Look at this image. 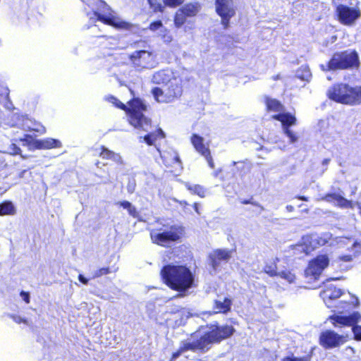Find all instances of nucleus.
<instances>
[{"mask_svg": "<svg viewBox=\"0 0 361 361\" xmlns=\"http://www.w3.org/2000/svg\"><path fill=\"white\" fill-rule=\"evenodd\" d=\"M360 319L361 315L357 312H354L348 316L332 314L327 319L335 328L350 326L351 325L357 324Z\"/></svg>", "mask_w": 361, "mask_h": 361, "instance_id": "nucleus-16", "label": "nucleus"}, {"mask_svg": "<svg viewBox=\"0 0 361 361\" xmlns=\"http://www.w3.org/2000/svg\"><path fill=\"white\" fill-rule=\"evenodd\" d=\"M272 118L280 121L283 126V130L286 128H289L290 126L296 123V118L294 115L290 113H279L272 116Z\"/></svg>", "mask_w": 361, "mask_h": 361, "instance_id": "nucleus-24", "label": "nucleus"}, {"mask_svg": "<svg viewBox=\"0 0 361 361\" xmlns=\"http://www.w3.org/2000/svg\"><path fill=\"white\" fill-rule=\"evenodd\" d=\"M360 61L358 52L355 49H345L334 52L326 64L321 66L326 71L358 69Z\"/></svg>", "mask_w": 361, "mask_h": 361, "instance_id": "nucleus-7", "label": "nucleus"}, {"mask_svg": "<svg viewBox=\"0 0 361 361\" xmlns=\"http://www.w3.org/2000/svg\"><path fill=\"white\" fill-rule=\"evenodd\" d=\"M9 317H10V318H11L17 324H21V323H23V324H28V322H27V319L23 318V317H21L19 315L10 314Z\"/></svg>", "mask_w": 361, "mask_h": 361, "instance_id": "nucleus-46", "label": "nucleus"}, {"mask_svg": "<svg viewBox=\"0 0 361 361\" xmlns=\"http://www.w3.org/2000/svg\"><path fill=\"white\" fill-rule=\"evenodd\" d=\"M232 305L233 300L228 297L224 298L222 301L214 300L212 305L213 312H210L209 315L214 314H226L231 311Z\"/></svg>", "mask_w": 361, "mask_h": 361, "instance_id": "nucleus-21", "label": "nucleus"}, {"mask_svg": "<svg viewBox=\"0 0 361 361\" xmlns=\"http://www.w3.org/2000/svg\"><path fill=\"white\" fill-rule=\"evenodd\" d=\"M264 103L266 107L265 109L267 112L281 113L284 111L283 104L277 99L266 95L264 97Z\"/></svg>", "mask_w": 361, "mask_h": 361, "instance_id": "nucleus-23", "label": "nucleus"}, {"mask_svg": "<svg viewBox=\"0 0 361 361\" xmlns=\"http://www.w3.org/2000/svg\"><path fill=\"white\" fill-rule=\"evenodd\" d=\"M78 280L80 281V282L85 285H87L89 281V280L87 278H85L82 274L78 275Z\"/></svg>", "mask_w": 361, "mask_h": 361, "instance_id": "nucleus-49", "label": "nucleus"}, {"mask_svg": "<svg viewBox=\"0 0 361 361\" xmlns=\"http://www.w3.org/2000/svg\"><path fill=\"white\" fill-rule=\"evenodd\" d=\"M277 262H279V259L275 258L272 262L266 263L263 271L271 277L277 276L279 274L277 271Z\"/></svg>", "mask_w": 361, "mask_h": 361, "instance_id": "nucleus-30", "label": "nucleus"}, {"mask_svg": "<svg viewBox=\"0 0 361 361\" xmlns=\"http://www.w3.org/2000/svg\"><path fill=\"white\" fill-rule=\"evenodd\" d=\"M185 186L192 194L197 195L200 197H205L206 190L203 186L198 184L191 185L188 183H186Z\"/></svg>", "mask_w": 361, "mask_h": 361, "instance_id": "nucleus-32", "label": "nucleus"}, {"mask_svg": "<svg viewBox=\"0 0 361 361\" xmlns=\"http://www.w3.org/2000/svg\"><path fill=\"white\" fill-rule=\"evenodd\" d=\"M149 8L153 13H163L165 11L166 4L163 0H147Z\"/></svg>", "mask_w": 361, "mask_h": 361, "instance_id": "nucleus-28", "label": "nucleus"}, {"mask_svg": "<svg viewBox=\"0 0 361 361\" xmlns=\"http://www.w3.org/2000/svg\"><path fill=\"white\" fill-rule=\"evenodd\" d=\"M355 249L353 255H343L339 256V259L343 262H351L353 259L361 253V243L355 240L352 246Z\"/></svg>", "mask_w": 361, "mask_h": 361, "instance_id": "nucleus-29", "label": "nucleus"}, {"mask_svg": "<svg viewBox=\"0 0 361 361\" xmlns=\"http://www.w3.org/2000/svg\"><path fill=\"white\" fill-rule=\"evenodd\" d=\"M339 195V194L335 192H329L325 194L324 196L322 197V200L329 202H332L334 201H337Z\"/></svg>", "mask_w": 361, "mask_h": 361, "instance_id": "nucleus-41", "label": "nucleus"}, {"mask_svg": "<svg viewBox=\"0 0 361 361\" xmlns=\"http://www.w3.org/2000/svg\"><path fill=\"white\" fill-rule=\"evenodd\" d=\"M135 183H133L131 184L128 183L127 185V190L129 193H133L135 190Z\"/></svg>", "mask_w": 361, "mask_h": 361, "instance_id": "nucleus-50", "label": "nucleus"}, {"mask_svg": "<svg viewBox=\"0 0 361 361\" xmlns=\"http://www.w3.org/2000/svg\"><path fill=\"white\" fill-rule=\"evenodd\" d=\"M26 172H27V170H25H25L21 171L18 173V177L19 178H23V177H24V175H25V173Z\"/></svg>", "mask_w": 361, "mask_h": 361, "instance_id": "nucleus-53", "label": "nucleus"}, {"mask_svg": "<svg viewBox=\"0 0 361 361\" xmlns=\"http://www.w3.org/2000/svg\"><path fill=\"white\" fill-rule=\"evenodd\" d=\"M295 198H297L298 200H302V201H305V202H307L309 200V197L304 196V195H297L295 197Z\"/></svg>", "mask_w": 361, "mask_h": 361, "instance_id": "nucleus-51", "label": "nucleus"}, {"mask_svg": "<svg viewBox=\"0 0 361 361\" xmlns=\"http://www.w3.org/2000/svg\"><path fill=\"white\" fill-rule=\"evenodd\" d=\"M361 17V11L358 7H351L339 4L334 9V18L342 25L353 26Z\"/></svg>", "mask_w": 361, "mask_h": 361, "instance_id": "nucleus-9", "label": "nucleus"}, {"mask_svg": "<svg viewBox=\"0 0 361 361\" xmlns=\"http://www.w3.org/2000/svg\"><path fill=\"white\" fill-rule=\"evenodd\" d=\"M116 204L120 207H122L123 209H126L129 215L133 218H137L139 216V213L137 211L136 207L133 206L130 202L123 200L118 202Z\"/></svg>", "mask_w": 361, "mask_h": 361, "instance_id": "nucleus-34", "label": "nucleus"}, {"mask_svg": "<svg viewBox=\"0 0 361 361\" xmlns=\"http://www.w3.org/2000/svg\"><path fill=\"white\" fill-rule=\"evenodd\" d=\"M134 49L128 54L130 66L136 71L152 68L156 63V54L150 44L145 40L140 39L130 44Z\"/></svg>", "mask_w": 361, "mask_h": 361, "instance_id": "nucleus-4", "label": "nucleus"}, {"mask_svg": "<svg viewBox=\"0 0 361 361\" xmlns=\"http://www.w3.org/2000/svg\"><path fill=\"white\" fill-rule=\"evenodd\" d=\"M238 202L243 205H251L252 208H246L245 211L247 213L248 218H252L262 214L264 210V207L255 200L254 196L250 195L248 198H239Z\"/></svg>", "mask_w": 361, "mask_h": 361, "instance_id": "nucleus-20", "label": "nucleus"}, {"mask_svg": "<svg viewBox=\"0 0 361 361\" xmlns=\"http://www.w3.org/2000/svg\"><path fill=\"white\" fill-rule=\"evenodd\" d=\"M61 145L60 140L51 137H47L43 140H36L33 142V146L35 148L38 149L59 148Z\"/></svg>", "mask_w": 361, "mask_h": 361, "instance_id": "nucleus-22", "label": "nucleus"}, {"mask_svg": "<svg viewBox=\"0 0 361 361\" xmlns=\"http://www.w3.org/2000/svg\"><path fill=\"white\" fill-rule=\"evenodd\" d=\"M313 356V349H311L310 352L300 357H296L293 356H286L283 358L282 361H311Z\"/></svg>", "mask_w": 361, "mask_h": 361, "instance_id": "nucleus-38", "label": "nucleus"}, {"mask_svg": "<svg viewBox=\"0 0 361 361\" xmlns=\"http://www.w3.org/2000/svg\"><path fill=\"white\" fill-rule=\"evenodd\" d=\"M163 27L161 20H157L152 21L148 26V29L152 32H155Z\"/></svg>", "mask_w": 361, "mask_h": 361, "instance_id": "nucleus-42", "label": "nucleus"}, {"mask_svg": "<svg viewBox=\"0 0 361 361\" xmlns=\"http://www.w3.org/2000/svg\"><path fill=\"white\" fill-rule=\"evenodd\" d=\"M160 275L165 285L181 295H184L196 286L195 276L186 265H164L161 269Z\"/></svg>", "mask_w": 361, "mask_h": 361, "instance_id": "nucleus-2", "label": "nucleus"}, {"mask_svg": "<svg viewBox=\"0 0 361 361\" xmlns=\"http://www.w3.org/2000/svg\"><path fill=\"white\" fill-rule=\"evenodd\" d=\"M355 204L340 195L336 205L341 209H353Z\"/></svg>", "mask_w": 361, "mask_h": 361, "instance_id": "nucleus-35", "label": "nucleus"}, {"mask_svg": "<svg viewBox=\"0 0 361 361\" xmlns=\"http://www.w3.org/2000/svg\"><path fill=\"white\" fill-rule=\"evenodd\" d=\"M277 276L284 279L289 283H294L296 279L295 274L293 272L292 270L289 269L283 270L282 271L279 272Z\"/></svg>", "mask_w": 361, "mask_h": 361, "instance_id": "nucleus-37", "label": "nucleus"}, {"mask_svg": "<svg viewBox=\"0 0 361 361\" xmlns=\"http://www.w3.org/2000/svg\"><path fill=\"white\" fill-rule=\"evenodd\" d=\"M20 296L22 297L23 300L26 302V303H29L30 302V294L28 292H25V291H23L22 290L20 293Z\"/></svg>", "mask_w": 361, "mask_h": 361, "instance_id": "nucleus-47", "label": "nucleus"}, {"mask_svg": "<svg viewBox=\"0 0 361 361\" xmlns=\"http://www.w3.org/2000/svg\"><path fill=\"white\" fill-rule=\"evenodd\" d=\"M161 158L165 166L169 169L168 172L173 176H178L181 171L182 162L178 153L175 151H165L161 154Z\"/></svg>", "mask_w": 361, "mask_h": 361, "instance_id": "nucleus-14", "label": "nucleus"}, {"mask_svg": "<svg viewBox=\"0 0 361 361\" xmlns=\"http://www.w3.org/2000/svg\"><path fill=\"white\" fill-rule=\"evenodd\" d=\"M16 212L13 204L10 201H4L0 204V216L13 215Z\"/></svg>", "mask_w": 361, "mask_h": 361, "instance_id": "nucleus-33", "label": "nucleus"}, {"mask_svg": "<svg viewBox=\"0 0 361 361\" xmlns=\"http://www.w3.org/2000/svg\"><path fill=\"white\" fill-rule=\"evenodd\" d=\"M190 142L195 149L205 158L209 166L211 169H214L215 165L209 147V143H204V138L196 133L191 135Z\"/></svg>", "mask_w": 361, "mask_h": 361, "instance_id": "nucleus-15", "label": "nucleus"}, {"mask_svg": "<svg viewBox=\"0 0 361 361\" xmlns=\"http://www.w3.org/2000/svg\"><path fill=\"white\" fill-rule=\"evenodd\" d=\"M329 264V259L326 255H319L309 262L305 269V275L317 279L322 272Z\"/></svg>", "mask_w": 361, "mask_h": 361, "instance_id": "nucleus-13", "label": "nucleus"}, {"mask_svg": "<svg viewBox=\"0 0 361 361\" xmlns=\"http://www.w3.org/2000/svg\"><path fill=\"white\" fill-rule=\"evenodd\" d=\"M157 76H160L161 75V73H157Z\"/></svg>", "mask_w": 361, "mask_h": 361, "instance_id": "nucleus-56", "label": "nucleus"}, {"mask_svg": "<svg viewBox=\"0 0 361 361\" xmlns=\"http://www.w3.org/2000/svg\"><path fill=\"white\" fill-rule=\"evenodd\" d=\"M99 157L103 159H109L116 161H120L121 159L118 154H116L114 151L109 149L104 145H102L99 147Z\"/></svg>", "mask_w": 361, "mask_h": 361, "instance_id": "nucleus-27", "label": "nucleus"}, {"mask_svg": "<svg viewBox=\"0 0 361 361\" xmlns=\"http://www.w3.org/2000/svg\"><path fill=\"white\" fill-rule=\"evenodd\" d=\"M206 326L208 329L207 331L200 336L197 335V331L191 334V336L195 338L194 341H183L179 348L171 354L169 361H175L183 353L188 350L206 352L212 345L220 343L231 338L235 332V328L228 324L220 325L215 322L207 324Z\"/></svg>", "mask_w": 361, "mask_h": 361, "instance_id": "nucleus-1", "label": "nucleus"}, {"mask_svg": "<svg viewBox=\"0 0 361 361\" xmlns=\"http://www.w3.org/2000/svg\"><path fill=\"white\" fill-rule=\"evenodd\" d=\"M166 97L164 101L169 103L179 99L183 94V83L180 78H172L168 80L165 85Z\"/></svg>", "mask_w": 361, "mask_h": 361, "instance_id": "nucleus-17", "label": "nucleus"}, {"mask_svg": "<svg viewBox=\"0 0 361 361\" xmlns=\"http://www.w3.org/2000/svg\"><path fill=\"white\" fill-rule=\"evenodd\" d=\"M40 127H41V128H40V129H30L29 130H30V131H32V130H33V131H36V132H39V133H44V132H45V128H44V127H43V126H41Z\"/></svg>", "mask_w": 361, "mask_h": 361, "instance_id": "nucleus-52", "label": "nucleus"}, {"mask_svg": "<svg viewBox=\"0 0 361 361\" xmlns=\"http://www.w3.org/2000/svg\"><path fill=\"white\" fill-rule=\"evenodd\" d=\"M32 140V137L30 135H25L23 138H20V141L25 142L27 144L30 145L31 141Z\"/></svg>", "mask_w": 361, "mask_h": 361, "instance_id": "nucleus-48", "label": "nucleus"}, {"mask_svg": "<svg viewBox=\"0 0 361 361\" xmlns=\"http://www.w3.org/2000/svg\"><path fill=\"white\" fill-rule=\"evenodd\" d=\"M107 99L115 107L125 111L128 123L135 128L147 131L152 126V119L144 114L147 111V105L139 97L130 99L127 102L128 105L112 95Z\"/></svg>", "mask_w": 361, "mask_h": 361, "instance_id": "nucleus-3", "label": "nucleus"}, {"mask_svg": "<svg viewBox=\"0 0 361 361\" xmlns=\"http://www.w3.org/2000/svg\"><path fill=\"white\" fill-rule=\"evenodd\" d=\"M232 252L226 249H216L209 255V264L214 270H217L221 262H227L231 258Z\"/></svg>", "mask_w": 361, "mask_h": 361, "instance_id": "nucleus-18", "label": "nucleus"}, {"mask_svg": "<svg viewBox=\"0 0 361 361\" xmlns=\"http://www.w3.org/2000/svg\"><path fill=\"white\" fill-rule=\"evenodd\" d=\"M302 250L305 251L306 254H308V250L307 248L302 247Z\"/></svg>", "mask_w": 361, "mask_h": 361, "instance_id": "nucleus-55", "label": "nucleus"}, {"mask_svg": "<svg viewBox=\"0 0 361 361\" xmlns=\"http://www.w3.org/2000/svg\"><path fill=\"white\" fill-rule=\"evenodd\" d=\"M233 164L235 165V173L240 177H243L250 173L252 166L250 162L245 161L233 162Z\"/></svg>", "mask_w": 361, "mask_h": 361, "instance_id": "nucleus-25", "label": "nucleus"}, {"mask_svg": "<svg viewBox=\"0 0 361 361\" xmlns=\"http://www.w3.org/2000/svg\"><path fill=\"white\" fill-rule=\"evenodd\" d=\"M328 98L337 103L355 106L361 104V86L352 87L347 83L338 82L327 91Z\"/></svg>", "mask_w": 361, "mask_h": 361, "instance_id": "nucleus-6", "label": "nucleus"}, {"mask_svg": "<svg viewBox=\"0 0 361 361\" xmlns=\"http://www.w3.org/2000/svg\"><path fill=\"white\" fill-rule=\"evenodd\" d=\"M352 331L353 333L354 339L357 341H361V326L357 324L351 325Z\"/></svg>", "mask_w": 361, "mask_h": 361, "instance_id": "nucleus-40", "label": "nucleus"}, {"mask_svg": "<svg viewBox=\"0 0 361 361\" xmlns=\"http://www.w3.org/2000/svg\"><path fill=\"white\" fill-rule=\"evenodd\" d=\"M165 4L170 8H176L181 6L185 0H163Z\"/></svg>", "mask_w": 361, "mask_h": 361, "instance_id": "nucleus-43", "label": "nucleus"}, {"mask_svg": "<svg viewBox=\"0 0 361 361\" xmlns=\"http://www.w3.org/2000/svg\"><path fill=\"white\" fill-rule=\"evenodd\" d=\"M149 235L154 244L168 247L172 243L180 242L185 235V230L182 225L164 224L161 228L151 230Z\"/></svg>", "mask_w": 361, "mask_h": 361, "instance_id": "nucleus-8", "label": "nucleus"}, {"mask_svg": "<svg viewBox=\"0 0 361 361\" xmlns=\"http://www.w3.org/2000/svg\"><path fill=\"white\" fill-rule=\"evenodd\" d=\"M320 241H322L321 245H324V244L326 243V240H324V239H322V238H319L317 240V243H320Z\"/></svg>", "mask_w": 361, "mask_h": 361, "instance_id": "nucleus-54", "label": "nucleus"}, {"mask_svg": "<svg viewBox=\"0 0 361 361\" xmlns=\"http://www.w3.org/2000/svg\"><path fill=\"white\" fill-rule=\"evenodd\" d=\"M93 15L96 17L97 20L118 30L133 32L139 30L138 25L122 20L120 17L116 16L115 11L102 0L99 1L97 10L93 11Z\"/></svg>", "mask_w": 361, "mask_h": 361, "instance_id": "nucleus-5", "label": "nucleus"}, {"mask_svg": "<svg viewBox=\"0 0 361 361\" xmlns=\"http://www.w3.org/2000/svg\"><path fill=\"white\" fill-rule=\"evenodd\" d=\"M118 270V267L113 266L111 267H102L96 270L94 273L93 278H99L102 276L109 274L112 272H116Z\"/></svg>", "mask_w": 361, "mask_h": 361, "instance_id": "nucleus-36", "label": "nucleus"}, {"mask_svg": "<svg viewBox=\"0 0 361 361\" xmlns=\"http://www.w3.org/2000/svg\"><path fill=\"white\" fill-rule=\"evenodd\" d=\"M284 133L288 137L290 142L293 143L298 140V136L289 128L284 129Z\"/></svg>", "mask_w": 361, "mask_h": 361, "instance_id": "nucleus-45", "label": "nucleus"}, {"mask_svg": "<svg viewBox=\"0 0 361 361\" xmlns=\"http://www.w3.org/2000/svg\"><path fill=\"white\" fill-rule=\"evenodd\" d=\"M199 2H189L182 5L176 10L173 16V24L176 28L181 27L188 19L195 17L201 10Z\"/></svg>", "mask_w": 361, "mask_h": 361, "instance_id": "nucleus-10", "label": "nucleus"}, {"mask_svg": "<svg viewBox=\"0 0 361 361\" xmlns=\"http://www.w3.org/2000/svg\"><path fill=\"white\" fill-rule=\"evenodd\" d=\"M151 93L157 102L169 103V101H164L166 97V93L165 90H162L159 87H154L151 90Z\"/></svg>", "mask_w": 361, "mask_h": 361, "instance_id": "nucleus-31", "label": "nucleus"}, {"mask_svg": "<svg viewBox=\"0 0 361 361\" xmlns=\"http://www.w3.org/2000/svg\"><path fill=\"white\" fill-rule=\"evenodd\" d=\"M165 133L161 128H157L155 131L149 133L143 137L145 142L149 145H153L157 140L164 139Z\"/></svg>", "mask_w": 361, "mask_h": 361, "instance_id": "nucleus-26", "label": "nucleus"}, {"mask_svg": "<svg viewBox=\"0 0 361 361\" xmlns=\"http://www.w3.org/2000/svg\"><path fill=\"white\" fill-rule=\"evenodd\" d=\"M9 101V90L0 81V102Z\"/></svg>", "mask_w": 361, "mask_h": 361, "instance_id": "nucleus-39", "label": "nucleus"}, {"mask_svg": "<svg viewBox=\"0 0 361 361\" xmlns=\"http://www.w3.org/2000/svg\"><path fill=\"white\" fill-rule=\"evenodd\" d=\"M343 294V291L334 285H327L320 293V297L329 308L334 307V302Z\"/></svg>", "mask_w": 361, "mask_h": 361, "instance_id": "nucleus-19", "label": "nucleus"}, {"mask_svg": "<svg viewBox=\"0 0 361 361\" xmlns=\"http://www.w3.org/2000/svg\"><path fill=\"white\" fill-rule=\"evenodd\" d=\"M347 341V336L339 334L332 329L324 330L319 336V344L324 349L339 348Z\"/></svg>", "mask_w": 361, "mask_h": 361, "instance_id": "nucleus-12", "label": "nucleus"}, {"mask_svg": "<svg viewBox=\"0 0 361 361\" xmlns=\"http://www.w3.org/2000/svg\"><path fill=\"white\" fill-rule=\"evenodd\" d=\"M215 11L221 18V24L224 29H228L231 19L236 14L234 0H215Z\"/></svg>", "mask_w": 361, "mask_h": 361, "instance_id": "nucleus-11", "label": "nucleus"}, {"mask_svg": "<svg viewBox=\"0 0 361 361\" xmlns=\"http://www.w3.org/2000/svg\"><path fill=\"white\" fill-rule=\"evenodd\" d=\"M8 149L11 155L16 156L21 154L20 148L15 143L11 144Z\"/></svg>", "mask_w": 361, "mask_h": 361, "instance_id": "nucleus-44", "label": "nucleus"}]
</instances>
